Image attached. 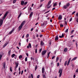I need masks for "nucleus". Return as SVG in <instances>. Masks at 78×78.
Segmentation results:
<instances>
[{"label": "nucleus", "mask_w": 78, "mask_h": 78, "mask_svg": "<svg viewBox=\"0 0 78 78\" xmlns=\"http://www.w3.org/2000/svg\"><path fill=\"white\" fill-rule=\"evenodd\" d=\"M9 13V12H6L5 14H4V16L2 18V19H1L0 20V27H2V25H3V20L6 18V17L7 16V15H8V14Z\"/></svg>", "instance_id": "obj_1"}, {"label": "nucleus", "mask_w": 78, "mask_h": 78, "mask_svg": "<svg viewBox=\"0 0 78 78\" xmlns=\"http://www.w3.org/2000/svg\"><path fill=\"white\" fill-rule=\"evenodd\" d=\"M25 21H23L21 23V25H20L18 27V30L19 31H20V30H21L22 28V27H23V25H24V24H25Z\"/></svg>", "instance_id": "obj_2"}, {"label": "nucleus", "mask_w": 78, "mask_h": 78, "mask_svg": "<svg viewBox=\"0 0 78 78\" xmlns=\"http://www.w3.org/2000/svg\"><path fill=\"white\" fill-rule=\"evenodd\" d=\"M62 69H60L59 70L58 73H60L59 75V77H61L62 76Z\"/></svg>", "instance_id": "obj_3"}, {"label": "nucleus", "mask_w": 78, "mask_h": 78, "mask_svg": "<svg viewBox=\"0 0 78 78\" xmlns=\"http://www.w3.org/2000/svg\"><path fill=\"white\" fill-rule=\"evenodd\" d=\"M3 67L2 68V69H5V63L3 62L2 65Z\"/></svg>", "instance_id": "obj_4"}, {"label": "nucleus", "mask_w": 78, "mask_h": 78, "mask_svg": "<svg viewBox=\"0 0 78 78\" xmlns=\"http://www.w3.org/2000/svg\"><path fill=\"white\" fill-rule=\"evenodd\" d=\"M46 52H47V51H46V50L43 51L41 53L42 55H44L46 53Z\"/></svg>", "instance_id": "obj_5"}, {"label": "nucleus", "mask_w": 78, "mask_h": 78, "mask_svg": "<svg viewBox=\"0 0 78 78\" xmlns=\"http://www.w3.org/2000/svg\"><path fill=\"white\" fill-rule=\"evenodd\" d=\"M71 58H70L68 59V61L67 64V66H69V63H70V61H71Z\"/></svg>", "instance_id": "obj_6"}, {"label": "nucleus", "mask_w": 78, "mask_h": 78, "mask_svg": "<svg viewBox=\"0 0 78 78\" xmlns=\"http://www.w3.org/2000/svg\"><path fill=\"white\" fill-rule=\"evenodd\" d=\"M45 72V69L44 67H43L42 69V73H44Z\"/></svg>", "instance_id": "obj_7"}, {"label": "nucleus", "mask_w": 78, "mask_h": 78, "mask_svg": "<svg viewBox=\"0 0 78 78\" xmlns=\"http://www.w3.org/2000/svg\"><path fill=\"white\" fill-rule=\"evenodd\" d=\"M33 12H31L29 15L30 18H31V17L33 16Z\"/></svg>", "instance_id": "obj_8"}, {"label": "nucleus", "mask_w": 78, "mask_h": 78, "mask_svg": "<svg viewBox=\"0 0 78 78\" xmlns=\"http://www.w3.org/2000/svg\"><path fill=\"white\" fill-rule=\"evenodd\" d=\"M58 36H56L55 38V40L56 41H57L58 40Z\"/></svg>", "instance_id": "obj_9"}, {"label": "nucleus", "mask_w": 78, "mask_h": 78, "mask_svg": "<svg viewBox=\"0 0 78 78\" xmlns=\"http://www.w3.org/2000/svg\"><path fill=\"white\" fill-rule=\"evenodd\" d=\"M76 59H77V57H76L73 58V59H72L71 60V61H74Z\"/></svg>", "instance_id": "obj_10"}, {"label": "nucleus", "mask_w": 78, "mask_h": 78, "mask_svg": "<svg viewBox=\"0 0 78 78\" xmlns=\"http://www.w3.org/2000/svg\"><path fill=\"white\" fill-rule=\"evenodd\" d=\"M58 19L59 20H61L62 19V16L61 15L59 16L58 17Z\"/></svg>", "instance_id": "obj_11"}, {"label": "nucleus", "mask_w": 78, "mask_h": 78, "mask_svg": "<svg viewBox=\"0 0 78 78\" xmlns=\"http://www.w3.org/2000/svg\"><path fill=\"white\" fill-rule=\"evenodd\" d=\"M24 2L23 1H21V4L22 6H23L24 5Z\"/></svg>", "instance_id": "obj_12"}, {"label": "nucleus", "mask_w": 78, "mask_h": 78, "mask_svg": "<svg viewBox=\"0 0 78 78\" xmlns=\"http://www.w3.org/2000/svg\"><path fill=\"white\" fill-rule=\"evenodd\" d=\"M14 29H13L9 33V34H11L12 33V32L13 31H14Z\"/></svg>", "instance_id": "obj_13"}, {"label": "nucleus", "mask_w": 78, "mask_h": 78, "mask_svg": "<svg viewBox=\"0 0 78 78\" xmlns=\"http://www.w3.org/2000/svg\"><path fill=\"white\" fill-rule=\"evenodd\" d=\"M64 37V34L63 33L62 34V36L61 35L59 36V37H60V38H62V37Z\"/></svg>", "instance_id": "obj_14"}, {"label": "nucleus", "mask_w": 78, "mask_h": 78, "mask_svg": "<svg viewBox=\"0 0 78 78\" xmlns=\"http://www.w3.org/2000/svg\"><path fill=\"white\" fill-rule=\"evenodd\" d=\"M70 5V4L68 3L66 4V6L67 7H69V6Z\"/></svg>", "instance_id": "obj_15"}, {"label": "nucleus", "mask_w": 78, "mask_h": 78, "mask_svg": "<svg viewBox=\"0 0 78 78\" xmlns=\"http://www.w3.org/2000/svg\"><path fill=\"white\" fill-rule=\"evenodd\" d=\"M51 53V51L48 53V56H47L48 58H49V56H50V54Z\"/></svg>", "instance_id": "obj_16"}, {"label": "nucleus", "mask_w": 78, "mask_h": 78, "mask_svg": "<svg viewBox=\"0 0 78 78\" xmlns=\"http://www.w3.org/2000/svg\"><path fill=\"white\" fill-rule=\"evenodd\" d=\"M51 5H47V8H50V7H51Z\"/></svg>", "instance_id": "obj_17"}, {"label": "nucleus", "mask_w": 78, "mask_h": 78, "mask_svg": "<svg viewBox=\"0 0 78 78\" xmlns=\"http://www.w3.org/2000/svg\"><path fill=\"white\" fill-rule=\"evenodd\" d=\"M41 45H44V43L43 42V41H41Z\"/></svg>", "instance_id": "obj_18"}, {"label": "nucleus", "mask_w": 78, "mask_h": 78, "mask_svg": "<svg viewBox=\"0 0 78 78\" xmlns=\"http://www.w3.org/2000/svg\"><path fill=\"white\" fill-rule=\"evenodd\" d=\"M11 50H9V51L8 53V55H9V56H10V55H11Z\"/></svg>", "instance_id": "obj_19"}, {"label": "nucleus", "mask_w": 78, "mask_h": 78, "mask_svg": "<svg viewBox=\"0 0 78 78\" xmlns=\"http://www.w3.org/2000/svg\"><path fill=\"white\" fill-rule=\"evenodd\" d=\"M56 5H57V3L55 2L53 5V7H55Z\"/></svg>", "instance_id": "obj_20"}, {"label": "nucleus", "mask_w": 78, "mask_h": 78, "mask_svg": "<svg viewBox=\"0 0 78 78\" xmlns=\"http://www.w3.org/2000/svg\"><path fill=\"white\" fill-rule=\"evenodd\" d=\"M67 61H66L64 63V65L66 66L67 65Z\"/></svg>", "instance_id": "obj_21"}, {"label": "nucleus", "mask_w": 78, "mask_h": 78, "mask_svg": "<svg viewBox=\"0 0 78 78\" xmlns=\"http://www.w3.org/2000/svg\"><path fill=\"white\" fill-rule=\"evenodd\" d=\"M8 43H5V45H3V48H4L5 47H6V45H7L8 44Z\"/></svg>", "instance_id": "obj_22"}, {"label": "nucleus", "mask_w": 78, "mask_h": 78, "mask_svg": "<svg viewBox=\"0 0 78 78\" xmlns=\"http://www.w3.org/2000/svg\"><path fill=\"white\" fill-rule=\"evenodd\" d=\"M42 75L43 78H46V77H45V75L44 74H42Z\"/></svg>", "instance_id": "obj_23"}, {"label": "nucleus", "mask_w": 78, "mask_h": 78, "mask_svg": "<svg viewBox=\"0 0 78 78\" xmlns=\"http://www.w3.org/2000/svg\"><path fill=\"white\" fill-rule=\"evenodd\" d=\"M67 7L66 5H65L63 6V8H64V9H66Z\"/></svg>", "instance_id": "obj_24"}, {"label": "nucleus", "mask_w": 78, "mask_h": 78, "mask_svg": "<svg viewBox=\"0 0 78 78\" xmlns=\"http://www.w3.org/2000/svg\"><path fill=\"white\" fill-rule=\"evenodd\" d=\"M28 46L30 47V48H31V44L29 43L28 44Z\"/></svg>", "instance_id": "obj_25"}, {"label": "nucleus", "mask_w": 78, "mask_h": 78, "mask_svg": "<svg viewBox=\"0 0 78 78\" xmlns=\"http://www.w3.org/2000/svg\"><path fill=\"white\" fill-rule=\"evenodd\" d=\"M21 58H22V55H21L19 56V59H20Z\"/></svg>", "instance_id": "obj_26"}, {"label": "nucleus", "mask_w": 78, "mask_h": 78, "mask_svg": "<svg viewBox=\"0 0 78 78\" xmlns=\"http://www.w3.org/2000/svg\"><path fill=\"white\" fill-rule=\"evenodd\" d=\"M16 55H15V54H13L12 55L11 57L12 58H14V56H15Z\"/></svg>", "instance_id": "obj_27"}, {"label": "nucleus", "mask_w": 78, "mask_h": 78, "mask_svg": "<svg viewBox=\"0 0 78 78\" xmlns=\"http://www.w3.org/2000/svg\"><path fill=\"white\" fill-rule=\"evenodd\" d=\"M58 60H59V57H57L56 59V62H57V61H58Z\"/></svg>", "instance_id": "obj_28"}, {"label": "nucleus", "mask_w": 78, "mask_h": 78, "mask_svg": "<svg viewBox=\"0 0 78 78\" xmlns=\"http://www.w3.org/2000/svg\"><path fill=\"white\" fill-rule=\"evenodd\" d=\"M67 51V48H65L64 49V51L65 52H66Z\"/></svg>", "instance_id": "obj_29"}, {"label": "nucleus", "mask_w": 78, "mask_h": 78, "mask_svg": "<svg viewBox=\"0 0 78 78\" xmlns=\"http://www.w3.org/2000/svg\"><path fill=\"white\" fill-rule=\"evenodd\" d=\"M37 69V66H36V67H35V70L36 71V70Z\"/></svg>", "instance_id": "obj_30"}, {"label": "nucleus", "mask_w": 78, "mask_h": 78, "mask_svg": "<svg viewBox=\"0 0 78 78\" xmlns=\"http://www.w3.org/2000/svg\"><path fill=\"white\" fill-rule=\"evenodd\" d=\"M21 13H20V14L19 15V16L18 17V19H19L20 18V16H21Z\"/></svg>", "instance_id": "obj_31"}, {"label": "nucleus", "mask_w": 78, "mask_h": 78, "mask_svg": "<svg viewBox=\"0 0 78 78\" xmlns=\"http://www.w3.org/2000/svg\"><path fill=\"white\" fill-rule=\"evenodd\" d=\"M17 2V0H14L13 1V3H16V2Z\"/></svg>", "instance_id": "obj_32"}, {"label": "nucleus", "mask_w": 78, "mask_h": 78, "mask_svg": "<svg viewBox=\"0 0 78 78\" xmlns=\"http://www.w3.org/2000/svg\"><path fill=\"white\" fill-rule=\"evenodd\" d=\"M9 69H10V72L12 71V68H11V67H10Z\"/></svg>", "instance_id": "obj_33"}, {"label": "nucleus", "mask_w": 78, "mask_h": 78, "mask_svg": "<svg viewBox=\"0 0 78 78\" xmlns=\"http://www.w3.org/2000/svg\"><path fill=\"white\" fill-rule=\"evenodd\" d=\"M2 55H0V60L2 59Z\"/></svg>", "instance_id": "obj_34"}, {"label": "nucleus", "mask_w": 78, "mask_h": 78, "mask_svg": "<svg viewBox=\"0 0 78 78\" xmlns=\"http://www.w3.org/2000/svg\"><path fill=\"white\" fill-rule=\"evenodd\" d=\"M50 3H51V1H50L48 3V5H50Z\"/></svg>", "instance_id": "obj_35"}, {"label": "nucleus", "mask_w": 78, "mask_h": 78, "mask_svg": "<svg viewBox=\"0 0 78 78\" xmlns=\"http://www.w3.org/2000/svg\"><path fill=\"white\" fill-rule=\"evenodd\" d=\"M69 30V29H67L66 30L65 32V33H67V32H68V30Z\"/></svg>", "instance_id": "obj_36"}, {"label": "nucleus", "mask_w": 78, "mask_h": 78, "mask_svg": "<svg viewBox=\"0 0 78 78\" xmlns=\"http://www.w3.org/2000/svg\"><path fill=\"white\" fill-rule=\"evenodd\" d=\"M74 31V30H73L71 31L70 35H71V34H72V33H73V32Z\"/></svg>", "instance_id": "obj_37"}, {"label": "nucleus", "mask_w": 78, "mask_h": 78, "mask_svg": "<svg viewBox=\"0 0 78 78\" xmlns=\"http://www.w3.org/2000/svg\"><path fill=\"white\" fill-rule=\"evenodd\" d=\"M42 49L41 48L39 50V53H40L41 52V51H42Z\"/></svg>", "instance_id": "obj_38"}, {"label": "nucleus", "mask_w": 78, "mask_h": 78, "mask_svg": "<svg viewBox=\"0 0 78 78\" xmlns=\"http://www.w3.org/2000/svg\"><path fill=\"white\" fill-rule=\"evenodd\" d=\"M16 66H19V63H16Z\"/></svg>", "instance_id": "obj_39"}, {"label": "nucleus", "mask_w": 78, "mask_h": 78, "mask_svg": "<svg viewBox=\"0 0 78 78\" xmlns=\"http://www.w3.org/2000/svg\"><path fill=\"white\" fill-rule=\"evenodd\" d=\"M78 69H76L75 73H78Z\"/></svg>", "instance_id": "obj_40"}, {"label": "nucleus", "mask_w": 78, "mask_h": 78, "mask_svg": "<svg viewBox=\"0 0 78 78\" xmlns=\"http://www.w3.org/2000/svg\"><path fill=\"white\" fill-rule=\"evenodd\" d=\"M27 57H26L25 58V61L26 62H27Z\"/></svg>", "instance_id": "obj_41"}, {"label": "nucleus", "mask_w": 78, "mask_h": 78, "mask_svg": "<svg viewBox=\"0 0 78 78\" xmlns=\"http://www.w3.org/2000/svg\"><path fill=\"white\" fill-rule=\"evenodd\" d=\"M27 3H28V2H24V5H27Z\"/></svg>", "instance_id": "obj_42"}, {"label": "nucleus", "mask_w": 78, "mask_h": 78, "mask_svg": "<svg viewBox=\"0 0 78 78\" xmlns=\"http://www.w3.org/2000/svg\"><path fill=\"white\" fill-rule=\"evenodd\" d=\"M37 49H35V53H37Z\"/></svg>", "instance_id": "obj_43"}, {"label": "nucleus", "mask_w": 78, "mask_h": 78, "mask_svg": "<svg viewBox=\"0 0 78 78\" xmlns=\"http://www.w3.org/2000/svg\"><path fill=\"white\" fill-rule=\"evenodd\" d=\"M31 60H32H32H34V58H33V57H31Z\"/></svg>", "instance_id": "obj_44"}, {"label": "nucleus", "mask_w": 78, "mask_h": 78, "mask_svg": "<svg viewBox=\"0 0 78 78\" xmlns=\"http://www.w3.org/2000/svg\"><path fill=\"white\" fill-rule=\"evenodd\" d=\"M24 36H25V34H24L23 35V36H22V38L23 39L24 38Z\"/></svg>", "instance_id": "obj_45"}, {"label": "nucleus", "mask_w": 78, "mask_h": 78, "mask_svg": "<svg viewBox=\"0 0 78 78\" xmlns=\"http://www.w3.org/2000/svg\"><path fill=\"white\" fill-rule=\"evenodd\" d=\"M65 25H67V21H65Z\"/></svg>", "instance_id": "obj_46"}, {"label": "nucleus", "mask_w": 78, "mask_h": 78, "mask_svg": "<svg viewBox=\"0 0 78 78\" xmlns=\"http://www.w3.org/2000/svg\"><path fill=\"white\" fill-rule=\"evenodd\" d=\"M72 20V18H71L69 20V22H71Z\"/></svg>", "instance_id": "obj_47"}, {"label": "nucleus", "mask_w": 78, "mask_h": 78, "mask_svg": "<svg viewBox=\"0 0 78 78\" xmlns=\"http://www.w3.org/2000/svg\"><path fill=\"white\" fill-rule=\"evenodd\" d=\"M31 78H33V74H31Z\"/></svg>", "instance_id": "obj_48"}, {"label": "nucleus", "mask_w": 78, "mask_h": 78, "mask_svg": "<svg viewBox=\"0 0 78 78\" xmlns=\"http://www.w3.org/2000/svg\"><path fill=\"white\" fill-rule=\"evenodd\" d=\"M27 37H29V34H27L26 35Z\"/></svg>", "instance_id": "obj_49"}, {"label": "nucleus", "mask_w": 78, "mask_h": 78, "mask_svg": "<svg viewBox=\"0 0 78 78\" xmlns=\"http://www.w3.org/2000/svg\"><path fill=\"white\" fill-rule=\"evenodd\" d=\"M57 66L58 67V66H59V63H58L57 64Z\"/></svg>", "instance_id": "obj_50"}, {"label": "nucleus", "mask_w": 78, "mask_h": 78, "mask_svg": "<svg viewBox=\"0 0 78 78\" xmlns=\"http://www.w3.org/2000/svg\"><path fill=\"white\" fill-rule=\"evenodd\" d=\"M39 77H40V75H38L37 76V78H39Z\"/></svg>", "instance_id": "obj_51"}, {"label": "nucleus", "mask_w": 78, "mask_h": 78, "mask_svg": "<svg viewBox=\"0 0 78 78\" xmlns=\"http://www.w3.org/2000/svg\"><path fill=\"white\" fill-rule=\"evenodd\" d=\"M26 55L27 56H28V53H26Z\"/></svg>", "instance_id": "obj_52"}, {"label": "nucleus", "mask_w": 78, "mask_h": 78, "mask_svg": "<svg viewBox=\"0 0 78 78\" xmlns=\"http://www.w3.org/2000/svg\"><path fill=\"white\" fill-rule=\"evenodd\" d=\"M23 71L22 70V71H21V75H22V74H23Z\"/></svg>", "instance_id": "obj_53"}, {"label": "nucleus", "mask_w": 78, "mask_h": 78, "mask_svg": "<svg viewBox=\"0 0 78 78\" xmlns=\"http://www.w3.org/2000/svg\"><path fill=\"white\" fill-rule=\"evenodd\" d=\"M76 12L75 11H74L72 13V14H74Z\"/></svg>", "instance_id": "obj_54"}, {"label": "nucleus", "mask_w": 78, "mask_h": 78, "mask_svg": "<svg viewBox=\"0 0 78 78\" xmlns=\"http://www.w3.org/2000/svg\"><path fill=\"white\" fill-rule=\"evenodd\" d=\"M60 27H64V26L62 24H61L60 25Z\"/></svg>", "instance_id": "obj_55"}, {"label": "nucleus", "mask_w": 78, "mask_h": 78, "mask_svg": "<svg viewBox=\"0 0 78 78\" xmlns=\"http://www.w3.org/2000/svg\"><path fill=\"white\" fill-rule=\"evenodd\" d=\"M55 58V56L52 57V59H53L54 58Z\"/></svg>", "instance_id": "obj_56"}, {"label": "nucleus", "mask_w": 78, "mask_h": 78, "mask_svg": "<svg viewBox=\"0 0 78 78\" xmlns=\"http://www.w3.org/2000/svg\"><path fill=\"white\" fill-rule=\"evenodd\" d=\"M19 45H20H20H21V43H19Z\"/></svg>", "instance_id": "obj_57"}, {"label": "nucleus", "mask_w": 78, "mask_h": 78, "mask_svg": "<svg viewBox=\"0 0 78 78\" xmlns=\"http://www.w3.org/2000/svg\"><path fill=\"white\" fill-rule=\"evenodd\" d=\"M26 8H27V7H26L24 8L23 9V10H24V9H26Z\"/></svg>", "instance_id": "obj_58"}, {"label": "nucleus", "mask_w": 78, "mask_h": 78, "mask_svg": "<svg viewBox=\"0 0 78 78\" xmlns=\"http://www.w3.org/2000/svg\"><path fill=\"white\" fill-rule=\"evenodd\" d=\"M76 47H78V44H77V43H76Z\"/></svg>", "instance_id": "obj_59"}, {"label": "nucleus", "mask_w": 78, "mask_h": 78, "mask_svg": "<svg viewBox=\"0 0 78 78\" xmlns=\"http://www.w3.org/2000/svg\"><path fill=\"white\" fill-rule=\"evenodd\" d=\"M36 36L37 37H39V35H38V34H37Z\"/></svg>", "instance_id": "obj_60"}, {"label": "nucleus", "mask_w": 78, "mask_h": 78, "mask_svg": "<svg viewBox=\"0 0 78 78\" xmlns=\"http://www.w3.org/2000/svg\"><path fill=\"white\" fill-rule=\"evenodd\" d=\"M33 6H34V4H32L31 7H33Z\"/></svg>", "instance_id": "obj_61"}, {"label": "nucleus", "mask_w": 78, "mask_h": 78, "mask_svg": "<svg viewBox=\"0 0 78 78\" xmlns=\"http://www.w3.org/2000/svg\"><path fill=\"white\" fill-rule=\"evenodd\" d=\"M56 51H54V54L55 55H56Z\"/></svg>", "instance_id": "obj_62"}, {"label": "nucleus", "mask_w": 78, "mask_h": 78, "mask_svg": "<svg viewBox=\"0 0 78 78\" xmlns=\"http://www.w3.org/2000/svg\"><path fill=\"white\" fill-rule=\"evenodd\" d=\"M26 41H27V42H28V41H29L28 39H27Z\"/></svg>", "instance_id": "obj_63"}, {"label": "nucleus", "mask_w": 78, "mask_h": 78, "mask_svg": "<svg viewBox=\"0 0 78 78\" xmlns=\"http://www.w3.org/2000/svg\"><path fill=\"white\" fill-rule=\"evenodd\" d=\"M76 21L78 23V18H77L76 20Z\"/></svg>", "instance_id": "obj_64"}]
</instances>
